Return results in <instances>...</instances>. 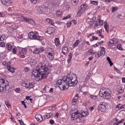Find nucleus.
<instances>
[{
    "mask_svg": "<svg viewBox=\"0 0 125 125\" xmlns=\"http://www.w3.org/2000/svg\"><path fill=\"white\" fill-rule=\"evenodd\" d=\"M34 51V52L36 54L39 53L44 51V49L43 47H42L40 48L35 49Z\"/></svg>",
    "mask_w": 125,
    "mask_h": 125,
    "instance_id": "4468645a",
    "label": "nucleus"
},
{
    "mask_svg": "<svg viewBox=\"0 0 125 125\" xmlns=\"http://www.w3.org/2000/svg\"><path fill=\"white\" fill-rule=\"evenodd\" d=\"M38 40L41 42L42 44V45H45L46 41V39L44 38L43 37L40 36Z\"/></svg>",
    "mask_w": 125,
    "mask_h": 125,
    "instance_id": "f3484780",
    "label": "nucleus"
},
{
    "mask_svg": "<svg viewBox=\"0 0 125 125\" xmlns=\"http://www.w3.org/2000/svg\"><path fill=\"white\" fill-rule=\"evenodd\" d=\"M79 94L77 93H76L74 97L72 99L71 104L72 105H74L76 104V102L78 100L79 98Z\"/></svg>",
    "mask_w": 125,
    "mask_h": 125,
    "instance_id": "9b49d317",
    "label": "nucleus"
},
{
    "mask_svg": "<svg viewBox=\"0 0 125 125\" xmlns=\"http://www.w3.org/2000/svg\"><path fill=\"white\" fill-rule=\"evenodd\" d=\"M39 11L40 13H43L45 11V9L42 7H40L39 8Z\"/></svg>",
    "mask_w": 125,
    "mask_h": 125,
    "instance_id": "7c9ffc66",
    "label": "nucleus"
},
{
    "mask_svg": "<svg viewBox=\"0 0 125 125\" xmlns=\"http://www.w3.org/2000/svg\"><path fill=\"white\" fill-rule=\"evenodd\" d=\"M34 83L33 82L31 83L30 81H25L23 83L24 86L26 88L28 89H31L34 86Z\"/></svg>",
    "mask_w": 125,
    "mask_h": 125,
    "instance_id": "1a4fd4ad",
    "label": "nucleus"
},
{
    "mask_svg": "<svg viewBox=\"0 0 125 125\" xmlns=\"http://www.w3.org/2000/svg\"><path fill=\"white\" fill-rule=\"evenodd\" d=\"M5 81L3 78H0V92L6 90L7 84L5 83Z\"/></svg>",
    "mask_w": 125,
    "mask_h": 125,
    "instance_id": "423d86ee",
    "label": "nucleus"
},
{
    "mask_svg": "<svg viewBox=\"0 0 125 125\" xmlns=\"http://www.w3.org/2000/svg\"><path fill=\"white\" fill-rule=\"evenodd\" d=\"M69 52L68 50L67 47L65 46H63V48L62 49V53L66 55L67 53Z\"/></svg>",
    "mask_w": 125,
    "mask_h": 125,
    "instance_id": "dca6fc26",
    "label": "nucleus"
},
{
    "mask_svg": "<svg viewBox=\"0 0 125 125\" xmlns=\"http://www.w3.org/2000/svg\"><path fill=\"white\" fill-rule=\"evenodd\" d=\"M13 0H8V5L12 6L13 3Z\"/></svg>",
    "mask_w": 125,
    "mask_h": 125,
    "instance_id": "09e8293b",
    "label": "nucleus"
},
{
    "mask_svg": "<svg viewBox=\"0 0 125 125\" xmlns=\"http://www.w3.org/2000/svg\"><path fill=\"white\" fill-rule=\"evenodd\" d=\"M35 118L39 122H41L43 120V118L41 115H37L35 116Z\"/></svg>",
    "mask_w": 125,
    "mask_h": 125,
    "instance_id": "6ab92c4d",
    "label": "nucleus"
},
{
    "mask_svg": "<svg viewBox=\"0 0 125 125\" xmlns=\"http://www.w3.org/2000/svg\"><path fill=\"white\" fill-rule=\"evenodd\" d=\"M55 31V29L53 27H49L46 30V32L48 34H51L54 32Z\"/></svg>",
    "mask_w": 125,
    "mask_h": 125,
    "instance_id": "ddd939ff",
    "label": "nucleus"
},
{
    "mask_svg": "<svg viewBox=\"0 0 125 125\" xmlns=\"http://www.w3.org/2000/svg\"><path fill=\"white\" fill-rule=\"evenodd\" d=\"M36 66L33 68L32 72V77L34 80L39 81L47 77L51 67L44 63L38 64Z\"/></svg>",
    "mask_w": 125,
    "mask_h": 125,
    "instance_id": "f257e3e1",
    "label": "nucleus"
},
{
    "mask_svg": "<svg viewBox=\"0 0 125 125\" xmlns=\"http://www.w3.org/2000/svg\"><path fill=\"white\" fill-rule=\"evenodd\" d=\"M11 64V62H8V71L12 73H14L15 72L14 70L15 69L14 68L11 67L10 65Z\"/></svg>",
    "mask_w": 125,
    "mask_h": 125,
    "instance_id": "a211bd4d",
    "label": "nucleus"
},
{
    "mask_svg": "<svg viewBox=\"0 0 125 125\" xmlns=\"http://www.w3.org/2000/svg\"><path fill=\"white\" fill-rule=\"evenodd\" d=\"M47 56L50 59L52 60L54 58V50L52 48H48L47 49Z\"/></svg>",
    "mask_w": 125,
    "mask_h": 125,
    "instance_id": "39448f33",
    "label": "nucleus"
},
{
    "mask_svg": "<svg viewBox=\"0 0 125 125\" xmlns=\"http://www.w3.org/2000/svg\"><path fill=\"white\" fill-rule=\"evenodd\" d=\"M31 64L34 65L37 62V61L35 59H31L30 60Z\"/></svg>",
    "mask_w": 125,
    "mask_h": 125,
    "instance_id": "c756f323",
    "label": "nucleus"
},
{
    "mask_svg": "<svg viewBox=\"0 0 125 125\" xmlns=\"http://www.w3.org/2000/svg\"><path fill=\"white\" fill-rule=\"evenodd\" d=\"M110 64V66H111L113 65V63L111 61H109L108 62Z\"/></svg>",
    "mask_w": 125,
    "mask_h": 125,
    "instance_id": "69168bd1",
    "label": "nucleus"
},
{
    "mask_svg": "<svg viewBox=\"0 0 125 125\" xmlns=\"http://www.w3.org/2000/svg\"><path fill=\"white\" fill-rule=\"evenodd\" d=\"M26 22L29 23L34 25L35 24V22L32 19L30 18L29 17H27L26 19Z\"/></svg>",
    "mask_w": 125,
    "mask_h": 125,
    "instance_id": "2eb2a0df",
    "label": "nucleus"
},
{
    "mask_svg": "<svg viewBox=\"0 0 125 125\" xmlns=\"http://www.w3.org/2000/svg\"><path fill=\"white\" fill-rule=\"evenodd\" d=\"M122 47V45L121 44L118 43L117 44V47L119 50H122L123 49Z\"/></svg>",
    "mask_w": 125,
    "mask_h": 125,
    "instance_id": "473e14b6",
    "label": "nucleus"
},
{
    "mask_svg": "<svg viewBox=\"0 0 125 125\" xmlns=\"http://www.w3.org/2000/svg\"><path fill=\"white\" fill-rule=\"evenodd\" d=\"M24 70L25 72H27L29 71V67H25L24 68Z\"/></svg>",
    "mask_w": 125,
    "mask_h": 125,
    "instance_id": "4d7b16f0",
    "label": "nucleus"
},
{
    "mask_svg": "<svg viewBox=\"0 0 125 125\" xmlns=\"http://www.w3.org/2000/svg\"><path fill=\"white\" fill-rule=\"evenodd\" d=\"M101 56V55L98 53L95 55V57L96 59H97L99 58Z\"/></svg>",
    "mask_w": 125,
    "mask_h": 125,
    "instance_id": "a18cd8bd",
    "label": "nucleus"
},
{
    "mask_svg": "<svg viewBox=\"0 0 125 125\" xmlns=\"http://www.w3.org/2000/svg\"><path fill=\"white\" fill-rule=\"evenodd\" d=\"M109 25L106 22H105L104 23V27L106 31H107V33L109 32V27L108 26Z\"/></svg>",
    "mask_w": 125,
    "mask_h": 125,
    "instance_id": "4be33fe9",
    "label": "nucleus"
},
{
    "mask_svg": "<svg viewBox=\"0 0 125 125\" xmlns=\"http://www.w3.org/2000/svg\"><path fill=\"white\" fill-rule=\"evenodd\" d=\"M106 106V104L105 102H101L98 106V110L101 112L105 110Z\"/></svg>",
    "mask_w": 125,
    "mask_h": 125,
    "instance_id": "0eeeda50",
    "label": "nucleus"
},
{
    "mask_svg": "<svg viewBox=\"0 0 125 125\" xmlns=\"http://www.w3.org/2000/svg\"><path fill=\"white\" fill-rule=\"evenodd\" d=\"M5 35H0V41L3 40L5 38Z\"/></svg>",
    "mask_w": 125,
    "mask_h": 125,
    "instance_id": "c03bdc74",
    "label": "nucleus"
},
{
    "mask_svg": "<svg viewBox=\"0 0 125 125\" xmlns=\"http://www.w3.org/2000/svg\"><path fill=\"white\" fill-rule=\"evenodd\" d=\"M97 21H98L99 22V24L100 26H101L103 25V21L101 19H99Z\"/></svg>",
    "mask_w": 125,
    "mask_h": 125,
    "instance_id": "f704fd0d",
    "label": "nucleus"
},
{
    "mask_svg": "<svg viewBox=\"0 0 125 125\" xmlns=\"http://www.w3.org/2000/svg\"><path fill=\"white\" fill-rule=\"evenodd\" d=\"M97 95H90V97L93 100H95L97 99Z\"/></svg>",
    "mask_w": 125,
    "mask_h": 125,
    "instance_id": "e433bc0d",
    "label": "nucleus"
},
{
    "mask_svg": "<svg viewBox=\"0 0 125 125\" xmlns=\"http://www.w3.org/2000/svg\"><path fill=\"white\" fill-rule=\"evenodd\" d=\"M21 102L22 104L24 105L25 108H26L27 106L25 104V102L24 101H22Z\"/></svg>",
    "mask_w": 125,
    "mask_h": 125,
    "instance_id": "5fc2aeb1",
    "label": "nucleus"
},
{
    "mask_svg": "<svg viewBox=\"0 0 125 125\" xmlns=\"http://www.w3.org/2000/svg\"><path fill=\"white\" fill-rule=\"evenodd\" d=\"M123 91L124 90L121 87L119 89L118 92H119V93H122L123 92Z\"/></svg>",
    "mask_w": 125,
    "mask_h": 125,
    "instance_id": "49530a36",
    "label": "nucleus"
},
{
    "mask_svg": "<svg viewBox=\"0 0 125 125\" xmlns=\"http://www.w3.org/2000/svg\"><path fill=\"white\" fill-rule=\"evenodd\" d=\"M81 114L78 111L72 113L71 115V119L72 120H75L77 119H80Z\"/></svg>",
    "mask_w": 125,
    "mask_h": 125,
    "instance_id": "6e6552de",
    "label": "nucleus"
},
{
    "mask_svg": "<svg viewBox=\"0 0 125 125\" xmlns=\"http://www.w3.org/2000/svg\"><path fill=\"white\" fill-rule=\"evenodd\" d=\"M81 114L80 116L81 118L83 117H85L87 115V113L85 111H83L81 112V113H80Z\"/></svg>",
    "mask_w": 125,
    "mask_h": 125,
    "instance_id": "2f4dec72",
    "label": "nucleus"
},
{
    "mask_svg": "<svg viewBox=\"0 0 125 125\" xmlns=\"http://www.w3.org/2000/svg\"><path fill=\"white\" fill-rule=\"evenodd\" d=\"M27 50L25 48L21 50L19 52V53L21 58H24L25 57V55L26 54Z\"/></svg>",
    "mask_w": 125,
    "mask_h": 125,
    "instance_id": "f8f14e48",
    "label": "nucleus"
},
{
    "mask_svg": "<svg viewBox=\"0 0 125 125\" xmlns=\"http://www.w3.org/2000/svg\"><path fill=\"white\" fill-rule=\"evenodd\" d=\"M1 1L2 3L4 5H7L8 4V0H1Z\"/></svg>",
    "mask_w": 125,
    "mask_h": 125,
    "instance_id": "72a5a7b5",
    "label": "nucleus"
},
{
    "mask_svg": "<svg viewBox=\"0 0 125 125\" xmlns=\"http://www.w3.org/2000/svg\"><path fill=\"white\" fill-rule=\"evenodd\" d=\"M53 115L52 113H48L44 115V118L45 119H48L52 116Z\"/></svg>",
    "mask_w": 125,
    "mask_h": 125,
    "instance_id": "412c9836",
    "label": "nucleus"
},
{
    "mask_svg": "<svg viewBox=\"0 0 125 125\" xmlns=\"http://www.w3.org/2000/svg\"><path fill=\"white\" fill-rule=\"evenodd\" d=\"M8 27L9 28L14 30L16 29L17 28L15 24H13L12 25H8Z\"/></svg>",
    "mask_w": 125,
    "mask_h": 125,
    "instance_id": "cd10ccee",
    "label": "nucleus"
},
{
    "mask_svg": "<svg viewBox=\"0 0 125 125\" xmlns=\"http://www.w3.org/2000/svg\"><path fill=\"white\" fill-rule=\"evenodd\" d=\"M61 13L60 11H57L56 12V16L57 17H60L61 16Z\"/></svg>",
    "mask_w": 125,
    "mask_h": 125,
    "instance_id": "c9c22d12",
    "label": "nucleus"
},
{
    "mask_svg": "<svg viewBox=\"0 0 125 125\" xmlns=\"http://www.w3.org/2000/svg\"><path fill=\"white\" fill-rule=\"evenodd\" d=\"M54 43L56 46H58L60 44L59 39L58 38H56L54 39Z\"/></svg>",
    "mask_w": 125,
    "mask_h": 125,
    "instance_id": "5701e85b",
    "label": "nucleus"
},
{
    "mask_svg": "<svg viewBox=\"0 0 125 125\" xmlns=\"http://www.w3.org/2000/svg\"><path fill=\"white\" fill-rule=\"evenodd\" d=\"M70 15H68L67 16H66L65 17H64L62 19L63 20H65L67 19L68 18H70Z\"/></svg>",
    "mask_w": 125,
    "mask_h": 125,
    "instance_id": "603ef678",
    "label": "nucleus"
},
{
    "mask_svg": "<svg viewBox=\"0 0 125 125\" xmlns=\"http://www.w3.org/2000/svg\"><path fill=\"white\" fill-rule=\"evenodd\" d=\"M117 8L116 7H114L112 8V13H114L115 11H117Z\"/></svg>",
    "mask_w": 125,
    "mask_h": 125,
    "instance_id": "37998d69",
    "label": "nucleus"
},
{
    "mask_svg": "<svg viewBox=\"0 0 125 125\" xmlns=\"http://www.w3.org/2000/svg\"><path fill=\"white\" fill-rule=\"evenodd\" d=\"M79 42V40H77L76 41L73 45V46H74V47H76L78 44Z\"/></svg>",
    "mask_w": 125,
    "mask_h": 125,
    "instance_id": "ea45409f",
    "label": "nucleus"
},
{
    "mask_svg": "<svg viewBox=\"0 0 125 125\" xmlns=\"http://www.w3.org/2000/svg\"><path fill=\"white\" fill-rule=\"evenodd\" d=\"M122 81L123 83H125V77H123L122 78Z\"/></svg>",
    "mask_w": 125,
    "mask_h": 125,
    "instance_id": "774afa93",
    "label": "nucleus"
},
{
    "mask_svg": "<svg viewBox=\"0 0 125 125\" xmlns=\"http://www.w3.org/2000/svg\"><path fill=\"white\" fill-rule=\"evenodd\" d=\"M18 121H19L21 125H22L23 124H24L22 120L21 121V120H19Z\"/></svg>",
    "mask_w": 125,
    "mask_h": 125,
    "instance_id": "0e129e2a",
    "label": "nucleus"
},
{
    "mask_svg": "<svg viewBox=\"0 0 125 125\" xmlns=\"http://www.w3.org/2000/svg\"><path fill=\"white\" fill-rule=\"evenodd\" d=\"M110 91L109 89H108L106 90H103V91L102 92L101 90V89L99 92L100 96L105 99H109L111 96V93L110 92Z\"/></svg>",
    "mask_w": 125,
    "mask_h": 125,
    "instance_id": "20e7f679",
    "label": "nucleus"
},
{
    "mask_svg": "<svg viewBox=\"0 0 125 125\" xmlns=\"http://www.w3.org/2000/svg\"><path fill=\"white\" fill-rule=\"evenodd\" d=\"M49 123L50 124L52 125L54 124V122L53 120H51L49 121Z\"/></svg>",
    "mask_w": 125,
    "mask_h": 125,
    "instance_id": "864d4df0",
    "label": "nucleus"
},
{
    "mask_svg": "<svg viewBox=\"0 0 125 125\" xmlns=\"http://www.w3.org/2000/svg\"><path fill=\"white\" fill-rule=\"evenodd\" d=\"M78 82L76 75L74 74L65 76L62 79L58 80L56 83V85L62 91L67 89L69 86L74 87Z\"/></svg>",
    "mask_w": 125,
    "mask_h": 125,
    "instance_id": "f03ea898",
    "label": "nucleus"
},
{
    "mask_svg": "<svg viewBox=\"0 0 125 125\" xmlns=\"http://www.w3.org/2000/svg\"><path fill=\"white\" fill-rule=\"evenodd\" d=\"M125 121V120L124 119H121L120 120L118 121L117 123L118 125L122 123L123 121Z\"/></svg>",
    "mask_w": 125,
    "mask_h": 125,
    "instance_id": "3c124183",
    "label": "nucleus"
},
{
    "mask_svg": "<svg viewBox=\"0 0 125 125\" xmlns=\"http://www.w3.org/2000/svg\"><path fill=\"white\" fill-rule=\"evenodd\" d=\"M16 92L18 93L20 91V89L19 88H17L15 89Z\"/></svg>",
    "mask_w": 125,
    "mask_h": 125,
    "instance_id": "052dcab7",
    "label": "nucleus"
},
{
    "mask_svg": "<svg viewBox=\"0 0 125 125\" xmlns=\"http://www.w3.org/2000/svg\"><path fill=\"white\" fill-rule=\"evenodd\" d=\"M32 3L34 4H36L37 2V0H30Z\"/></svg>",
    "mask_w": 125,
    "mask_h": 125,
    "instance_id": "6e6d98bb",
    "label": "nucleus"
},
{
    "mask_svg": "<svg viewBox=\"0 0 125 125\" xmlns=\"http://www.w3.org/2000/svg\"><path fill=\"white\" fill-rule=\"evenodd\" d=\"M94 21L95 22V25H94V29L96 28L98 25H99L98 24V21Z\"/></svg>",
    "mask_w": 125,
    "mask_h": 125,
    "instance_id": "79ce46f5",
    "label": "nucleus"
},
{
    "mask_svg": "<svg viewBox=\"0 0 125 125\" xmlns=\"http://www.w3.org/2000/svg\"><path fill=\"white\" fill-rule=\"evenodd\" d=\"M118 18L121 19H122L123 18V17L121 15V14H118Z\"/></svg>",
    "mask_w": 125,
    "mask_h": 125,
    "instance_id": "680f3d73",
    "label": "nucleus"
},
{
    "mask_svg": "<svg viewBox=\"0 0 125 125\" xmlns=\"http://www.w3.org/2000/svg\"><path fill=\"white\" fill-rule=\"evenodd\" d=\"M84 11L83 10V9H82V7L81 8L80 7V8L78 11L77 12V14L78 16L80 17L81 16L82 13H84Z\"/></svg>",
    "mask_w": 125,
    "mask_h": 125,
    "instance_id": "aec40b11",
    "label": "nucleus"
},
{
    "mask_svg": "<svg viewBox=\"0 0 125 125\" xmlns=\"http://www.w3.org/2000/svg\"><path fill=\"white\" fill-rule=\"evenodd\" d=\"M72 58V54L71 53H70L68 55V58L67 61V62L69 64L71 62Z\"/></svg>",
    "mask_w": 125,
    "mask_h": 125,
    "instance_id": "a878e982",
    "label": "nucleus"
},
{
    "mask_svg": "<svg viewBox=\"0 0 125 125\" xmlns=\"http://www.w3.org/2000/svg\"><path fill=\"white\" fill-rule=\"evenodd\" d=\"M13 46L10 43H8V50L11 51L12 48Z\"/></svg>",
    "mask_w": 125,
    "mask_h": 125,
    "instance_id": "58836bf2",
    "label": "nucleus"
},
{
    "mask_svg": "<svg viewBox=\"0 0 125 125\" xmlns=\"http://www.w3.org/2000/svg\"><path fill=\"white\" fill-rule=\"evenodd\" d=\"M8 63V62L7 63L5 61H4L2 62V64L4 66H5L6 65L7 68L8 69V65L7 64Z\"/></svg>",
    "mask_w": 125,
    "mask_h": 125,
    "instance_id": "de8ad7c7",
    "label": "nucleus"
},
{
    "mask_svg": "<svg viewBox=\"0 0 125 125\" xmlns=\"http://www.w3.org/2000/svg\"><path fill=\"white\" fill-rule=\"evenodd\" d=\"M27 17H24L21 16V14L18 13L14 12L12 14H8V18L9 19H13L15 21L17 20L20 21H26Z\"/></svg>",
    "mask_w": 125,
    "mask_h": 125,
    "instance_id": "7ed1b4c3",
    "label": "nucleus"
},
{
    "mask_svg": "<svg viewBox=\"0 0 125 125\" xmlns=\"http://www.w3.org/2000/svg\"><path fill=\"white\" fill-rule=\"evenodd\" d=\"M73 3L75 4L74 5L77 4L79 1V0H73Z\"/></svg>",
    "mask_w": 125,
    "mask_h": 125,
    "instance_id": "13d9d810",
    "label": "nucleus"
},
{
    "mask_svg": "<svg viewBox=\"0 0 125 125\" xmlns=\"http://www.w3.org/2000/svg\"><path fill=\"white\" fill-rule=\"evenodd\" d=\"M5 14L4 13L0 12V17H4L5 16Z\"/></svg>",
    "mask_w": 125,
    "mask_h": 125,
    "instance_id": "e2e57ef3",
    "label": "nucleus"
},
{
    "mask_svg": "<svg viewBox=\"0 0 125 125\" xmlns=\"http://www.w3.org/2000/svg\"><path fill=\"white\" fill-rule=\"evenodd\" d=\"M101 49L100 51V54L102 56H104L105 54V48L104 47H101Z\"/></svg>",
    "mask_w": 125,
    "mask_h": 125,
    "instance_id": "393cba45",
    "label": "nucleus"
},
{
    "mask_svg": "<svg viewBox=\"0 0 125 125\" xmlns=\"http://www.w3.org/2000/svg\"><path fill=\"white\" fill-rule=\"evenodd\" d=\"M46 21L50 24L53 25L54 24L53 21L51 19L47 18L46 19Z\"/></svg>",
    "mask_w": 125,
    "mask_h": 125,
    "instance_id": "b1692460",
    "label": "nucleus"
},
{
    "mask_svg": "<svg viewBox=\"0 0 125 125\" xmlns=\"http://www.w3.org/2000/svg\"><path fill=\"white\" fill-rule=\"evenodd\" d=\"M29 38L31 39L38 40L40 36H37L32 31L30 32L28 34Z\"/></svg>",
    "mask_w": 125,
    "mask_h": 125,
    "instance_id": "9d476101",
    "label": "nucleus"
},
{
    "mask_svg": "<svg viewBox=\"0 0 125 125\" xmlns=\"http://www.w3.org/2000/svg\"><path fill=\"white\" fill-rule=\"evenodd\" d=\"M102 31V30L101 29L100 30H98L97 31V33H101Z\"/></svg>",
    "mask_w": 125,
    "mask_h": 125,
    "instance_id": "338daca9",
    "label": "nucleus"
},
{
    "mask_svg": "<svg viewBox=\"0 0 125 125\" xmlns=\"http://www.w3.org/2000/svg\"><path fill=\"white\" fill-rule=\"evenodd\" d=\"M5 45V44L4 42H0V46L2 47H4Z\"/></svg>",
    "mask_w": 125,
    "mask_h": 125,
    "instance_id": "8fccbe9b",
    "label": "nucleus"
},
{
    "mask_svg": "<svg viewBox=\"0 0 125 125\" xmlns=\"http://www.w3.org/2000/svg\"><path fill=\"white\" fill-rule=\"evenodd\" d=\"M87 5L85 3L81 5L80 6V8H82V9H83V10H86L87 8Z\"/></svg>",
    "mask_w": 125,
    "mask_h": 125,
    "instance_id": "c85d7f7f",
    "label": "nucleus"
},
{
    "mask_svg": "<svg viewBox=\"0 0 125 125\" xmlns=\"http://www.w3.org/2000/svg\"><path fill=\"white\" fill-rule=\"evenodd\" d=\"M90 3L94 5H97L98 4V2L96 1H91Z\"/></svg>",
    "mask_w": 125,
    "mask_h": 125,
    "instance_id": "a19ab883",
    "label": "nucleus"
},
{
    "mask_svg": "<svg viewBox=\"0 0 125 125\" xmlns=\"http://www.w3.org/2000/svg\"><path fill=\"white\" fill-rule=\"evenodd\" d=\"M95 107V105H93L92 107H90L89 109L90 111H92L94 109V108Z\"/></svg>",
    "mask_w": 125,
    "mask_h": 125,
    "instance_id": "bf43d9fd",
    "label": "nucleus"
},
{
    "mask_svg": "<svg viewBox=\"0 0 125 125\" xmlns=\"http://www.w3.org/2000/svg\"><path fill=\"white\" fill-rule=\"evenodd\" d=\"M12 52L13 54H16V52L17 50V47H13L12 48Z\"/></svg>",
    "mask_w": 125,
    "mask_h": 125,
    "instance_id": "4c0bfd02",
    "label": "nucleus"
},
{
    "mask_svg": "<svg viewBox=\"0 0 125 125\" xmlns=\"http://www.w3.org/2000/svg\"><path fill=\"white\" fill-rule=\"evenodd\" d=\"M116 40V39L115 38H114L112 39H111L110 41H109L108 42L109 44V45H110L112 44L115 43V41Z\"/></svg>",
    "mask_w": 125,
    "mask_h": 125,
    "instance_id": "bb28decb",
    "label": "nucleus"
}]
</instances>
